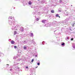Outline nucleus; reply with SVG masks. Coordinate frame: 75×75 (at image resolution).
Returning a JSON list of instances; mask_svg holds the SVG:
<instances>
[{
    "instance_id": "f257e3e1",
    "label": "nucleus",
    "mask_w": 75,
    "mask_h": 75,
    "mask_svg": "<svg viewBox=\"0 0 75 75\" xmlns=\"http://www.w3.org/2000/svg\"><path fill=\"white\" fill-rule=\"evenodd\" d=\"M15 22H16V21L14 19H13L12 21H9L8 23L9 25H12V24H14V23Z\"/></svg>"
},
{
    "instance_id": "f03ea898",
    "label": "nucleus",
    "mask_w": 75,
    "mask_h": 75,
    "mask_svg": "<svg viewBox=\"0 0 75 75\" xmlns=\"http://www.w3.org/2000/svg\"><path fill=\"white\" fill-rule=\"evenodd\" d=\"M17 26H13V27L12 29H13V30H17Z\"/></svg>"
},
{
    "instance_id": "7ed1b4c3",
    "label": "nucleus",
    "mask_w": 75,
    "mask_h": 75,
    "mask_svg": "<svg viewBox=\"0 0 75 75\" xmlns=\"http://www.w3.org/2000/svg\"><path fill=\"white\" fill-rule=\"evenodd\" d=\"M72 47L73 48H74L75 49V44L74 43H72Z\"/></svg>"
},
{
    "instance_id": "20e7f679",
    "label": "nucleus",
    "mask_w": 75,
    "mask_h": 75,
    "mask_svg": "<svg viewBox=\"0 0 75 75\" xmlns=\"http://www.w3.org/2000/svg\"><path fill=\"white\" fill-rule=\"evenodd\" d=\"M11 42L12 44H14L15 43V42L13 40H12Z\"/></svg>"
},
{
    "instance_id": "39448f33",
    "label": "nucleus",
    "mask_w": 75,
    "mask_h": 75,
    "mask_svg": "<svg viewBox=\"0 0 75 75\" xmlns=\"http://www.w3.org/2000/svg\"><path fill=\"white\" fill-rule=\"evenodd\" d=\"M62 11L61 10V8H59L58 9V11H59V12H61V11Z\"/></svg>"
},
{
    "instance_id": "423d86ee",
    "label": "nucleus",
    "mask_w": 75,
    "mask_h": 75,
    "mask_svg": "<svg viewBox=\"0 0 75 75\" xmlns=\"http://www.w3.org/2000/svg\"><path fill=\"white\" fill-rule=\"evenodd\" d=\"M0 55L1 57H3V56H4V54H3L2 53H0Z\"/></svg>"
},
{
    "instance_id": "0eeeda50",
    "label": "nucleus",
    "mask_w": 75,
    "mask_h": 75,
    "mask_svg": "<svg viewBox=\"0 0 75 75\" xmlns=\"http://www.w3.org/2000/svg\"><path fill=\"white\" fill-rule=\"evenodd\" d=\"M45 27H50L49 25V24H46L45 25Z\"/></svg>"
},
{
    "instance_id": "6e6552de",
    "label": "nucleus",
    "mask_w": 75,
    "mask_h": 75,
    "mask_svg": "<svg viewBox=\"0 0 75 75\" xmlns=\"http://www.w3.org/2000/svg\"><path fill=\"white\" fill-rule=\"evenodd\" d=\"M28 4L29 5H31L32 4V2L30 1H29L28 2Z\"/></svg>"
},
{
    "instance_id": "1a4fd4ad",
    "label": "nucleus",
    "mask_w": 75,
    "mask_h": 75,
    "mask_svg": "<svg viewBox=\"0 0 75 75\" xmlns=\"http://www.w3.org/2000/svg\"><path fill=\"white\" fill-rule=\"evenodd\" d=\"M45 21H46V20H43V21H42V22L43 23H45Z\"/></svg>"
},
{
    "instance_id": "9d476101",
    "label": "nucleus",
    "mask_w": 75,
    "mask_h": 75,
    "mask_svg": "<svg viewBox=\"0 0 75 75\" xmlns=\"http://www.w3.org/2000/svg\"><path fill=\"white\" fill-rule=\"evenodd\" d=\"M51 11V13H54V10H52Z\"/></svg>"
},
{
    "instance_id": "9b49d317",
    "label": "nucleus",
    "mask_w": 75,
    "mask_h": 75,
    "mask_svg": "<svg viewBox=\"0 0 75 75\" xmlns=\"http://www.w3.org/2000/svg\"><path fill=\"white\" fill-rule=\"evenodd\" d=\"M13 17H12V16H9L8 18L9 19H11Z\"/></svg>"
},
{
    "instance_id": "f8f14e48",
    "label": "nucleus",
    "mask_w": 75,
    "mask_h": 75,
    "mask_svg": "<svg viewBox=\"0 0 75 75\" xmlns=\"http://www.w3.org/2000/svg\"><path fill=\"white\" fill-rule=\"evenodd\" d=\"M23 48L24 50H26L27 49V47L25 46Z\"/></svg>"
},
{
    "instance_id": "ddd939ff",
    "label": "nucleus",
    "mask_w": 75,
    "mask_h": 75,
    "mask_svg": "<svg viewBox=\"0 0 75 75\" xmlns=\"http://www.w3.org/2000/svg\"><path fill=\"white\" fill-rule=\"evenodd\" d=\"M30 35L31 37H33V36H34V35H33V33H31Z\"/></svg>"
},
{
    "instance_id": "4468645a",
    "label": "nucleus",
    "mask_w": 75,
    "mask_h": 75,
    "mask_svg": "<svg viewBox=\"0 0 75 75\" xmlns=\"http://www.w3.org/2000/svg\"><path fill=\"white\" fill-rule=\"evenodd\" d=\"M17 33V32L16 31H15L14 33V35H16V33Z\"/></svg>"
},
{
    "instance_id": "2eb2a0df",
    "label": "nucleus",
    "mask_w": 75,
    "mask_h": 75,
    "mask_svg": "<svg viewBox=\"0 0 75 75\" xmlns=\"http://www.w3.org/2000/svg\"><path fill=\"white\" fill-rule=\"evenodd\" d=\"M62 0H60L59 1V3H62Z\"/></svg>"
},
{
    "instance_id": "dca6fc26",
    "label": "nucleus",
    "mask_w": 75,
    "mask_h": 75,
    "mask_svg": "<svg viewBox=\"0 0 75 75\" xmlns=\"http://www.w3.org/2000/svg\"><path fill=\"white\" fill-rule=\"evenodd\" d=\"M69 39V38H68V37H67V38L66 39V40H67V41H68V39Z\"/></svg>"
},
{
    "instance_id": "f3484780",
    "label": "nucleus",
    "mask_w": 75,
    "mask_h": 75,
    "mask_svg": "<svg viewBox=\"0 0 75 75\" xmlns=\"http://www.w3.org/2000/svg\"><path fill=\"white\" fill-rule=\"evenodd\" d=\"M62 45H63L64 46V45H65V44H64V43H63L61 44Z\"/></svg>"
},
{
    "instance_id": "a211bd4d",
    "label": "nucleus",
    "mask_w": 75,
    "mask_h": 75,
    "mask_svg": "<svg viewBox=\"0 0 75 75\" xmlns=\"http://www.w3.org/2000/svg\"><path fill=\"white\" fill-rule=\"evenodd\" d=\"M37 64L38 65H40V62H39Z\"/></svg>"
},
{
    "instance_id": "6ab92c4d",
    "label": "nucleus",
    "mask_w": 75,
    "mask_h": 75,
    "mask_svg": "<svg viewBox=\"0 0 75 75\" xmlns=\"http://www.w3.org/2000/svg\"><path fill=\"white\" fill-rule=\"evenodd\" d=\"M74 24H75V23L72 24H71L72 26V27H74Z\"/></svg>"
},
{
    "instance_id": "aec40b11",
    "label": "nucleus",
    "mask_w": 75,
    "mask_h": 75,
    "mask_svg": "<svg viewBox=\"0 0 75 75\" xmlns=\"http://www.w3.org/2000/svg\"><path fill=\"white\" fill-rule=\"evenodd\" d=\"M25 68L27 69H28V67L27 66H26Z\"/></svg>"
},
{
    "instance_id": "412c9836",
    "label": "nucleus",
    "mask_w": 75,
    "mask_h": 75,
    "mask_svg": "<svg viewBox=\"0 0 75 75\" xmlns=\"http://www.w3.org/2000/svg\"><path fill=\"white\" fill-rule=\"evenodd\" d=\"M59 16V15H58V14H57L56 15V17H58Z\"/></svg>"
},
{
    "instance_id": "4be33fe9",
    "label": "nucleus",
    "mask_w": 75,
    "mask_h": 75,
    "mask_svg": "<svg viewBox=\"0 0 75 75\" xmlns=\"http://www.w3.org/2000/svg\"><path fill=\"white\" fill-rule=\"evenodd\" d=\"M13 59H16V56L14 57H13Z\"/></svg>"
},
{
    "instance_id": "5701e85b",
    "label": "nucleus",
    "mask_w": 75,
    "mask_h": 75,
    "mask_svg": "<svg viewBox=\"0 0 75 75\" xmlns=\"http://www.w3.org/2000/svg\"><path fill=\"white\" fill-rule=\"evenodd\" d=\"M45 43V42H42V44L43 45H44V43Z\"/></svg>"
},
{
    "instance_id": "b1692460",
    "label": "nucleus",
    "mask_w": 75,
    "mask_h": 75,
    "mask_svg": "<svg viewBox=\"0 0 75 75\" xmlns=\"http://www.w3.org/2000/svg\"><path fill=\"white\" fill-rule=\"evenodd\" d=\"M21 31H23L24 30H23V29H21Z\"/></svg>"
},
{
    "instance_id": "393cba45",
    "label": "nucleus",
    "mask_w": 75,
    "mask_h": 75,
    "mask_svg": "<svg viewBox=\"0 0 75 75\" xmlns=\"http://www.w3.org/2000/svg\"><path fill=\"white\" fill-rule=\"evenodd\" d=\"M39 20V19L38 18H37L36 19L37 21H38Z\"/></svg>"
},
{
    "instance_id": "a878e982",
    "label": "nucleus",
    "mask_w": 75,
    "mask_h": 75,
    "mask_svg": "<svg viewBox=\"0 0 75 75\" xmlns=\"http://www.w3.org/2000/svg\"><path fill=\"white\" fill-rule=\"evenodd\" d=\"M33 61H34V59H32L31 61L32 62H33Z\"/></svg>"
},
{
    "instance_id": "bb28decb",
    "label": "nucleus",
    "mask_w": 75,
    "mask_h": 75,
    "mask_svg": "<svg viewBox=\"0 0 75 75\" xmlns=\"http://www.w3.org/2000/svg\"><path fill=\"white\" fill-rule=\"evenodd\" d=\"M53 24H56V23H55L54 22H53Z\"/></svg>"
},
{
    "instance_id": "cd10ccee",
    "label": "nucleus",
    "mask_w": 75,
    "mask_h": 75,
    "mask_svg": "<svg viewBox=\"0 0 75 75\" xmlns=\"http://www.w3.org/2000/svg\"><path fill=\"white\" fill-rule=\"evenodd\" d=\"M73 40H74V39H73L72 38L71 39V40L72 41H73Z\"/></svg>"
},
{
    "instance_id": "c85d7f7f",
    "label": "nucleus",
    "mask_w": 75,
    "mask_h": 75,
    "mask_svg": "<svg viewBox=\"0 0 75 75\" xmlns=\"http://www.w3.org/2000/svg\"><path fill=\"white\" fill-rule=\"evenodd\" d=\"M14 48H17V47L16 46H14Z\"/></svg>"
},
{
    "instance_id": "c756f323",
    "label": "nucleus",
    "mask_w": 75,
    "mask_h": 75,
    "mask_svg": "<svg viewBox=\"0 0 75 75\" xmlns=\"http://www.w3.org/2000/svg\"><path fill=\"white\" fill-rule=\"evenodd\" d=\"M23 43H24V44H26V42L25 41Z\"/></svg>"
},
{
    "instance_id": "7c9ffc66",
    "label": "nucleus",
    "mask_w": 75,
    "mask_h": 75,
    "mask_svg": "<svg viewBox=\"0 0 75 75\" xmlns=\"http://www.w3.org/2000/svg\"><path fill=\"white\" fill-rule=\"evenodd\" d=\"M32 42H33V44H34V43H35V42H34V41H32Z\"/></svg>"
},
{
    "instance_id": "2f4dec72",
    "label": "nucleus",
    "mask_w": 75,
    "mask_h": 75,
    "mask_svg": "<svg viewBox=\"0 0 75 75\" xmlns=\"http://www.w3.org/2000/svg\"><path fill=\"white\" fill-rule=\"evenodd\" d=\"M10 71H12V69H10Z\"/></svg>"
},
{
    "instance_id": "473e14b6",
    "label": "nucleus",
    "mask_w": 75,
    "mask_h": 75,
    "mask_svg": "<svg viewBox=\"0 0 75 75\" xmlns=\"http://www.w3.org/2000/svg\"><path fill=\"white\" fill-rule=\"evenodd\" d=\"M33 14H35V13H34V12H33Z\"/></svg>"
},
{
    "instance_id": "72a5a7b5",
    "label": "nucleus",
    "mask_w": 75,
    "mask_h": 75,
    "mask_svg": "<svg viewBox=\"0 0 75 75\" xmlns=\"http://www.w3.org/2000/svg\"><path fill=\"white\" fill-rule=\"evenodd\" d=\"M37 55H36L35 56V57H37Z\"/></svg>"
},
{
    "instance_id": "f704fd0d",
    "label": "nucleus",
    "mask_w": 75,
    "mask_h": 75,
    "mask_svg": "<svg viewBox=\"0 0 75 75\" xmlns=\"http://www.w3.org/2000/svg\"><path fill=\"white\" fill-rule=\"evenodd\" d=\"M38 67H36V68H38Z\"/></svg>"
},
{
    "instance_id": "c9c22d12",
    "label": "nucleus",
    "mask_w": 75,
    "mask_h": 75,
    "mask_svg": "<svg viewBox=\"0 0 75 75\" xmlns=\"http://www.w3.org/2000/svg\"><path fill=\"white\" fill-rule=\"evenodd\" d=\"M59 18H60V16H59Z\"/></svg>"
},
{
    "instance_id": "e433bc0d",
    "label": "nucleus",
    "mask_w": 75,
    "mask_h": 75,
    "mask_svg": "<svg viewBox=\"0 0 75 75\" xmlns=\"http://www.w3.org/2000/svg\"><path fill=\"white\" fill-rule=\"evenodd\" d=\"M7 65H8V64H6Z\"/></svg>"
},
{
    "instance_id": "4c0bfd02",
    "label": "nucleus",
    "mask_w": 75,
    "mask_h": 75,
    "mask_svg": "<svg viewBox=\"0 0 75 75\" xmlns=\"http://www.w3.org/2000/svg\"><path fill=\"white\" fill-rule=\"evenodd\" d=\"M1 61V60L0 59V61Z\"/></svg>"
},
{
    "instance_id": "58836bf2",
    "label": "nucleus",
    "mask_w": 75,
    "mask_h": 75,
    "mask_svg": "<svg viewBox=\"0 0 75 75\" xmlns=\"http://www.w3.org/2000/svg\"><path fill=\"white\" fill-rule=\"evenodd\" d=\"M38 0V1H39V0Z\"/></svg>"
}]
</instances>
